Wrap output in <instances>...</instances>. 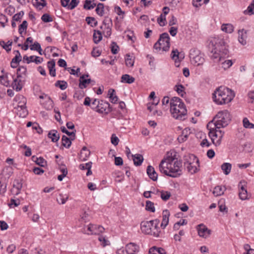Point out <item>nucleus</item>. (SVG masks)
<instances>
[{
    "instance_id": "1",
    "label": "nucleus",
    "mask_w": 254,
    "mask_h": 254,
    "mask_svg": "<svg viewBox=\"0 0 254 254\" xmlns=\"http://www.w3.org/2000/svg\"><path fill=\"white\" fill-rule=\"evenodd\" d=\"M212 46L211 58L215 62H220L224 70L229 69L235 63V60H225L228 53L226 43L223 38L214 37L210 42Z\"/></svg>"
},
{
    "instance_id": "2",
    "label": "nucleus",
    "mask_w": 254,
    "mask_h": 254,
    "mask_svg": "<svg viewBox=\"0 0 254 254\" xmlns=\"http://www.w3.org/2000/svg\"><path fill=\"white\" fill-rule=\"evenodd\" d=\"M182 163L172 156H167L160 162L159 169L160 172L173 178H176L181 174Z\"/></svg>"
},
{
    "instance_id": "3",
    "label": "nucleus",
    "mask_w": 254,
    "mask_h": 254,
    "mask_svg": "<svg viewBox=\"0 0 254 254\" xmlns=\"http://www.w3.org/2000/svg\"><path fill=\"white\" fill-rule=\"evenodd\" d=\"M235 96V93L232 89L225 86H220L214 91L212 98L217 105H222L231 102Z\"/></svg>"
},
{
    "instance_id": "4",
    "label": "nucleus",
    "mask_w": 254,
    "mask_h": 254,
    "mask_svg": "<svg viewBox=\"0 0 254 254\" xmlns=\"http://www.w3.org/2000/svg\"><path fill=\"white\" fill-rule=\"evenodd\" d=\"M170 112L175 119L183 121L187 118V110L184 103L177 97L170 100Z\"/></svg>"
},
{
    "instance_id": "5",
    "label": "nucleus",
    "mask_w": 254,
    "mask_h": 254,
    "mask_svg": "<svg viewBox=\"0 0 254 254\" xmlns=\"http://www.w3.org/2000/svg\"><path fill=\"white\" fill-rule=\"evenodd\" d=\"M83 104L90 106L92 109L100 114L107 115L111 111L109 103L103 100L97 99H91L89 97H86Z\"/></svg>"
},
{
    "instance_id": "6",
    "label": "nucleus",
    "mask_w": 254,
    "mask_h": 254,
    "mask_svg": "<svg viewBox=\"0 0 254 254\" xmlns=\"http://www.w3.org/2000/svg\"><path fill=\"white\" fill-rule=\"evenodd\" d=\"M159 220L158 219L142 221L140 223V230L142 233L145 235L158 238L161 233L160 228L159 226Z\"/></svg>"
},
{
    "instance_id": "7",
    "label": "nucleus",
    "mask_w": 254,
    "mask_h": 254,
    "mask_svg": "<svg viewBox=\"0 0 254 254\" xmlns=\"http://www.w3.org/2000/svg\"><path fill=\"white\" fill-rule=\"evenodd\" d=\"M231 114L227 110H224L218 112L214 118L213 121L210 122L207 126V127L214 126L217 128L226 127L231 121Z\"/></svg>"
},
{
    "instance_id": "8",
    "label": "nucleus",
    "mask_w": 254,
    "mask_h": 254,
    "mask_svg": "<svg viewBox=\"0 0 254 254\" xmlns=\"http://www.w3.org/2000/svg\"><path fill=\"white\" fill-rule=\"evenodd\" d=\"M185 166L190 174H194L199 170L198 159L193 154H188L185 157Z\"/></svg>"
},
{
    "instance_id": "9",
    "label": "nucleus",
    "mask_w": 254,
    "mask_h": 254,
    "mask_svg": "<svg viewBox=\"0 0 254 254\" xmlns=\"http://www.w3.org/2000/svg\"><path fill=\"white\" fill-rule=\"evenodd\" d=\"M170 38L167 33H163L160 35L159 39L154 45L153 48L157 52L160 51H168L170 47Z\"/></svg>"
},
{
    "instance_id": "10",
    "label": "nucleus",
    "mask_w": 254,
    "mask_h": 254,
    "mask_svg": "<svg viewBox=\"0 0 254 254\" xmlns=\"http://www.w3.org/2000/svg\"><path fill=\"white\" fill-rule=\"evenodd\" d=\"M189 57L191 64L195 66H202L205 62L204 54L196 48L190 50Z\"/></svg>"
},
{
    "instance_id": "11",
    "label": "nucleus",
    "mask_w": 254,
    "mask_h": 254,
    "mask_svg": "<svg viewBox=\"0 0 254 254\" xmlns=\"http://www.w3.org/2000/svg\"><path fill=\"white\" fill-rule=\"evenodd\" d=\"M209 131V136L211 138L212 143L216 146H219L222 141V139L224 136V132L220 128L216 127H209L207 128Z\"/></svg>"
},
{
    "instance_id": "12",
    "label": "nucleus",
    "mask_w": 254,
    "mask_h": 254,
    "mask_svg": "<svg viewBox=\"0 0 254 254\" xmlns=\"http://www.w3.org/2000/svg\"><path fill=\"white\" fill-rule=\"evenodd\" d=\"M112 21L110 18L106 17L103 20L100 26L101 30L100 31L105 38H109L111 37L112 33Z\"/></svg>"
},
{
    "instance_id": "13",
    "label": "nucleus",
    "mask_w": 254,
    "mask_h": 254,
    "mask_svg": "<svg viewBox=\"0 0 254 254\" xmlns=\"http://www.w3.org/2000/svg\"><path fill=\"white\" fill-rule=\"evenodd\" d=\"M105 230L104 228L96 224H89L84 226L82 229V232L87 235H99Z\"/></svg>"
},
{
    "instance_id": "14",
    "label": "nucleus",
    "mask_w": 254,
    "mask_h": 254,
    "mask_svg": "<svg viewBox=\"0 0 254 254\" xmlns=\"http://www.w3.org/2000/svg\"><path fill=\"white\" fill-rule=\"evenodd\" d=\"M196 229L198 235L201 238L206 239L211 235V231L204 224H200L198 225Z\"/></svg>"
},
{
    "instance_id": "15",
    "label": "nucleus",
    "mask_w": 254,
    "mask_h": 254,
    "mask_svg": "<svg viewBox=\"0 0 254 254\" xmlns=\"http://www.w3.org/2000/svg\"><path fill=\"white\" fill-rule=\"evenodd\" d=\"M171 59L174 61L175 65L179 67L180 66L181 62L184 59V56L180 54L177 49H174L171 53Z\"/></svg>"
},
{
    "instance_id": "16",
    "label": "nucleus",
    "mask_w": 254,
    "mask_h": 254,
    "mask_svg": "<svg viewBox=\"0 0 254 254\" xmlns=\"http://www.w3.org/2000/svg\"><path fill=\"white\" fill-rule=\"evenodd\" d=\"M95 81L91 80L88 74L80 75V88L87 87L90 85H94Z\"/></svg>"
},
{
    "instance_id": "17",
    "label": "nucleus",
    "mask_w": 254,
    "mask_h": 254,
    "mask_svg": "<svg viewBox=\"0 0 254 254\" xmlns=\"http://www.w3.org/2000/svg\"><path fill=\"white\" fill-rule=\"evenodd\" d=\"M127 254H137L140 251V247L134 243H129L125 246Z\"/></svg>"
},
{
    "instance_id": "18",
    "label": "nucleus",
    "mask_w": 254,
    "mask_h": 254,
    "mask_svg": "<svg viewBox=\"0 0 254 254\" xmlns=\"http://www.w3.org/2000/svg\"><path fill=\"white\" fill-rule=\"evenodd\" d=\"M22 187V184L21 181L18 180H14L11 189V192L12 195H17L20 193Z\"/></svg>"
},
{
    "instance_id": "19",
    "label": "nucleus",
    "mask_w": 254,
    "mask_h": 254,
    "mask_svg": "<svg viewBox=\"0 0 254 254\" xmlns=\"http://www.w3.org/2000/svg\"><path fill=\"white\" fill-rule=\"evenodd\" d=\"M170 213L167 209L164 210L162 212V220L161 223V227L165 229L169 224Z\"/></svg>"
},
{
    "instance_id": "20",
    "label": "nucleus",
    "mask_w": 254,
    "mask_h": 254,
    "mask_svg": "<svg viewBox=\"0 0 254 254\" xmlns=\"http://www.w3.org/2000/svg\"><path fill=\"white\" fill-rule=\"evenodd\" d=\"M43 61V59L42 58L31 56L30 57H28L27 56H24L23 57V62H26L27 64H29L31 62H34L36 64H41Z\"/></svg>"
},
{
    "instance_id": "21",
    "label": "nucleus",
    "mask_w": 254,
    "mask_h": 254,
    "mask_svg": "<svg viewBox=\"0 0 254 254\" xmlns=\"http://www.w3.org/2000/svg\"><path fill=\"white\" fill-rule=\"evenodd\" d=\"M238 41L242 45H245L247 44V31L244 29L239 30L238 32Z\"/></svg>"
},
{
    "instance_id": "22",
    "label": "nucleus",
    "mask_w": 254,
    "mask_h": 254,
    "mask_svg": "<svg viewBox=\"0 0 254 254\" xmlns=\"http://www.w3.org/2000/svg\"><path fill=\"white\" fill-rule=\"evenodd\" d=\"M92 165V163L91 162L80 164V169L82 171V174L85 173L87 176L91 175L92 173L91 170Z\"/></svg>"
},
{
    "instance_id": "23",
    "label": "nucleus",
    "mask_w": 254,
    "mask_h": 254,
    "mask_svg": "<svg viewBox=\"0 0 254 254\" xmlns=\"http://www.w3.org/2000/svg\"><path fill=\"white\" fill-rule=\"evenodd\" d=\"M191 133L190 128L189 127H186L184 128L182 131L181 134H180L178 137V140L179 142L182 143L188 138L189 136L190 135Z\"/></svg>"
},
{
    "instance_id": "24",
    "label": "nucleus",
    "mask_w": 254,
    "mask_h": 254,
    "mask_svg": "<svg viewBox=\"0 0 254 254\" xmlns=\"http://www.w3.org/2000/svg\"><path fill=\"white\" fill-rule=\"evenodd\" d=\"M91 218V211L88 208H83L80 211V218L85 221H89Z\"/></svg>"
},
{
    "instance_id": "25",
    "label": "nucleus",
    "mask_w": 254,
    "mask_h": 254,
    "mask_svg": "<svg viewBox=\"0 0 254 254\" xmlns=\"http://www.w3.org/2000/svg\"><path fill=\"white\" fill-rule=\"evenodd\" d=\"M146 172L150 179L153 181H157L158 179V174L152 166L150 165L148 166L147 168Z\"/></svg>"
},
{
    "instance_id": "26",
    "label": "nucleus",
    "mask_w": 254,
    "mask_h": 254,
    "mask_svg": "<svg viewBox=\"0 0 254 254\" xmlns=\"http://www.w3.org/2000/svg\"><path fill=\"white\" fill-rule=\"evenodd\" d=\"M96 5L95 0H85L83 3V8L86 10L93 9Z\"/></svg>"
},
{
    "instance_id": "27",
    "label": "nucleus",
    "mask_w": 254,
    "mask_h": 254,
    "mask_svg": "<svg viewBox=\"0 0 254 254\" xmlns=\"http://www.w3.org/2000/svg\"><path fill=\"white\" fill-rule=\"evenodd\" d=\"M174 89L178 95L184 97L185 96L186 93L185 91V87L182 84H177L174 86Z\"/></svg>"
},
{
    "instance_id": "28",
    "label": "nucleus",
    "mask_w": 254,
    "mask_h": 254,
    "mask_svg": "<svg viewBox=\"0 0 254 254\" xmlns=\"http://www.w3.org/2000/svg\"><path fill=\"white\" fill-rule=\"evenodd\" d=\"M221 29L222 31L226 33L231 34L233 32L234 27L230 23L223 24L221 25Z\"/></svg>"
},
{
    "instance_id": "29",
    "label": "nucleus",
    "mask_w": 254,
    "mask_h": 254,
    "mask_svg": "<svg viewBox=\"0 0 254 254\" xmlns=\"http://www.w3.org/2000/svg\"><path fill=\"white\" fill-rule=\"evenodd\" d=\"M149 254H166V252L163 248L154 246L149 249Z\"/></svg>"
},
{
    "instance_id": "30",
    "label": "nucleus",
    "mask_w": 254,
    "mask_h": 254,
    "mask_svg": "<svg viewBox=\"0 0 254 254\" xmlns=\"http://www.w3.org/2000/svg\"><path fill=\"white\" fill-rule=\"evenodd\" d=\"M132 156L134 165L138 166L142 164L143 161V157L142 155L135 154L132 155Z\"/></svg>"
},
{
    "instance_id": "31",
    "label": "nucleus",
    "mask_w": 254,
    "mask_h": 254,
    "mask_svg": "<svg viewBox=\"0 0 254 254\" xmlns=\"http://www.w3.org/2000/svg\"><path fill=\"white\" fill-rule=\"evenodd\" d=\"M108 95L110 99V101L111 103L113 104H116L117 103L118 100V97L116 95L115 90L113 89H110L108 90Z\"/></svg>"
},
{
    "instance_id": "32",
    "label": "nucleus",
    "mask_w": 254,
    "mask_h": 254,
    "mask_svg": "<svg viewBox=\"0 0 254 254\" xmlns=\"http://www.w3.org/2000/svg\"><path fill=\"white\" fill-rule=\"evenodd\" d=\"M239 196V198L242 200H245L249 199L247 190L243 186L240 187Z\"/></svg>"
},
{
    "instance_id": "33",
    "label": "nucleus",
    "mask_w": 254,
    "mask_h": 254,
    "mask_svg": "<svg viewBox=\"0 0 254 254\" xmlns=\"http://www.w3.org/2000/svg\"><path fill=\"white\" fill-rule=\"evenodd\" d=\"M225 190V188L221 186H216L213 190V194L215 196H218L222 195Z\"/></svg>"
},
{
    "instance_id": "34",
    "label": "nucleus",
    "mask_w": 254,
    "mask_h": 254,
    "mask_svg": "<svg viewBox=\"0 0 254 254\" xmlns=\"http://www.w3.org/2000/svg\"><path fill=\"white\" fill-rule=\"evenodd\" d=\"M90 154V151L87 148L84 146L80 150V160H86Z\"/></svg>"
},
{
    "instance_id": "35",
    "label": "nucleus",
    "mask_w": 254,
    "mask_h": 254,
    "mask_svg": "<svg viewBox=\"0 0 254 254\" xmlns=\"http://www.w3.org/2000/svg\"><path fill=\"white\" fill-rule=\"evenodd\" d=\"M48 136L53 142H57L60 138V135L56 130H52L48 133Z\"/></svg>"
},
{
    "instance_id": "36",
    "label": "nucleus",
    "mask_w": 254,
    "mask_h": 254,
    "mask_svg": "<svg viewBox=\"0 0 254 254\" xmlns=\"http://www.w3.org/2000/svg\"><path fill=\"white\" fill-rule=\"evenodd\" d=\"M223 173L228 175L230 174L232 169V165L230 163H224L221 166Z\"/></svg>"
},
{
    "instance_id": "37",
    "label": "nucleus",
    "mask_w": 254,
    "mask_h": 254,
    "mask_svg": "<svg viewBox=\"0 0 254 254\" xmlns=\"http://www.w3.org/2000/svg\"><path fill=\"white\" fill-rule=\"evenodd\" d=\"M134 78L127 74L123 75L121 77V82L123 83L131 84L134 82Z\"/></svg>"
},
{
    "instance_id": "38",
    "label": "nucleus",
    "mask_w": 254,
    "mask_h": 254,
    "mask_svg": "<svg viewBox=\"0 0 254 254\" xmlns=\"http://www.w3.org/2000/svg\"><path fill=\"white\" fill-rule=\"evenodd\" d=\"M95 11L99 16H102L104 14V5L102 3H96Z\"/></svg>"
},
{
    "instance_id": "39",
    "label": "nucleus",
    "mask_w": 254,
    "mask_h": 254,
    "mask_svg": "<svg viewBox=\"0 0 254 254\" xmlns=\"http://www.w3.org/2000/svg\"><path fill=\"white\" fill-rule=\"evenodd\" d=\"M102 35H103L101 34V32L100 30H95L94 31L93 36L94 42L96 44H97L100 42L102 39Z\"/></svg>"
},
{
    "instance_id": "40",
    "label": "nucleus",
    "mask_w": 254,
    "mask_h": 254,
    "mask_svg": "<svg viewBox=\"0 0 254 254\" xmlns=\"http://www.w3.org/2000/svg\"><path fill=\"white\" fill-rule=\"evenodd\" d=\"M16 100H20L18 103L17 107L16 109H19L20 108H26V99L23 96H19L16 97Z\"/></svg>"
},
{
    "instance_id": "41",
    "label": "nucleus",
    "mask_w": 254,
    "mask_h": 254,
    "mask_svg": "<svg viewBox=\"0 0 254 254\" xmlns=\"http://www.w3.org/2000/svg\"><path fill=\"white\" fill-rule=\"evenodd\" d=\"M12 86L14 89L17 91H20L22 88L21 80L17 77L14 79L12 83Z\"/></svg>"
},
{
    "instance_id": "42",
    "label": "nucleus",
    "mask_w": 254,
    "mask_h": 254,
    "mask_svg": "<svg viewBox=\"0 0 254 254\" xmlns=\"http://www.w3.org/2000/svg\"><path fill=\"white\" fill-rule=\"evenodd\" d=\"M27 69L25 67L21 66L17 69V77L18 78H22L26 76Z\"/></svg>"
},
{
    "instance_id": "43",
    "label": "nucleus",
    "mask_w": 254,
    "mask_h": 254,
    "mask_svg": "<svg viewBox=\"0 0 254 254\" xmlns=\"http://www.w3.org/2000/svg\"><path fill=\"white\" fill-rule=\"evenodd\" d=\"M134 57L129 55H127L125 58L126 64L128 67H132L134 63Z\"/></svg>"
},
{
    "instance_id": "44",
    "label": "nucleus",
    "mask_w": 254,
    "mask_h": 254,
    "mask_svg": "<svg viewBox=\"0 0 254 254\" xmlns=\"http://www.w3.org/2000/svg\"><path fill=\"white\" fill-rule=\"evenodd\" d=\"M68 198V195L67 194H64L60 193L59 197L57 198L58 203L60 204H64Z\"/></svg>"
},
{
    "instance_id": "45",
    "label": "nucleus",
    "mask_w": 254,
    "mask_h": 254,
    "mask_svg": "<svg viewBox=\"0 0 254 254\" xmlns=\"http://www.w3.org/2000/svg\"><path fill=\"white\" fill-rule=\"evenodd\" d=\"M39 98L41 99H45L47 100L48 106L46 107L47 109H50L53 107V101L51 100V98L49 96H48L47 95L43 94L42 95H41L39 96Z\"/></svg>"
},
{
    "instance_id": "46",
    "label": "nucleus",
    "mask_w": 254,
    "mask_h": 254,
    "mask_svg": "<svg viewBox=\"0 0 254 254\" xmlns=\"http://www.w3.org/2000/svg\"><path fill=\"white\" fill-rule=\"evenodd\" d=\"M244 13L249 15L254 14V0H253L251 4L248 6L247 9L244 11Z\"/></svg>"
},
{
    "instance_id": "47",
    "label": "nucleus",
    "mask_w": 254,
    "mask_h": 254,
    "mask_svg": "<svg viewBox=\"0 0 254 254\" xmlns=\"http://www.w3.org/2000/svg\"><path fill=\"white\" fill-rule=\"evenodd\" d=\"M243 125L246 128H254V124L250 123L249 119L246 117L244 118L243 119Z\"/></svg>"
},
{
    "instance_id": "48",
    "label": "nucleus",
    "mask_w": 254,
    "mask_h": 254,
    "mask_svg": "<svg viewBox=\"0 0 254 254\" xmlns=\"http://www.w3.org/2000/svg\"><path fill=\"white\" fill-rule=\"evenodd\" d=\"M0 82L2 84L5 86H8L9 85L10 82L8 79L7 74H2L0 76Z\"/></svg>"
},
{
    "instance_id": "49",
    "label": "nucleus",
    "mask_w": 254,
    "mask_h": 254,
    "mask_svg": "<svg viewBox=\"0 0 254 254\" xmlns=\"http://www.w3.org/2000/svg\"><path fill=\"white\" fill-rule=\"evenodd\" d=\"M145 208L147 211L151 212H154L155 211L154 204L149 200L146 201Z\"/></svg>"
},
{
    "instance_id": "50",
    "label": "nucleus",
    "mask_w": 254,
    "mask_h": 254,
    "mask_svg": "<svg viewBox=\"0 0 254 254\" xmlns=\"http://www.w3.org/2000/svg\"><path fill=\"white\" fill-rule=\"evenodd\" d=\"M85 20L87 23L91 27L96 26L98 23L97 21L93 17H87Z\"/></svg>"
},
{
    "instance_id": "51",
    "label": "nucleus",
    "mask_w": 254,
    "mask_h": 254,
    "mask_svg": "<svg viewBox=\"0 0 254 254\" xmlns=\"http://www.w3.org/2000/svg\"><path fill=\"white\" fill-rule=\"evenodd\" d=\"M171 196V193L168 191L162 190L160 191V197L162 200L166 201L168 200Z\"/></svg>"
},
{
    "instance_id": "52",
    "label": "nucleus",
    "mask_w": 254,
    "mask_h": 254,
    "mask_svg": "<svg viewBox=\"0 0 254 254\" xmlns=\"http://www.w3.org/2000/svg\"><path fill=\"white\" fill-rule=\"evenodd\" d=\"M62 145L65 147H69L71 145L70 140L65 135H63L62 138Z\"/></svg>"
},
{
    "instance_id": "53",
    "label": "nucleus",
    "mask_w": 254,
    "mask_h": 254,
    "mask_svg": "<svg viewBox=\"0 0 254 254\" xmlns=\"http://www.w3.org/2000/svg\"><path fill=\"white\" fill-rule=\"evenodd\" d=\"M17 114L19 115L20 117L24 118L28 114V111L26 108H20L19 109H16Z\"/></svg>"
},
{
    "instance_id": "54",
    "label": "nucleus",
    "mask_w": 254,
    "mask_h": 254,
    "mask_svg": "<svg viewBox=\"0 0 254 254\" xmlns=\"http://www.w3.org/2000/svg\"><path fill=\"white\" fill-rule=\"evenodd\" d=\"M55 85L57 87H59L62 90H64L67 87V84L64 81L59 80L56 82Z\"/></svg>"
},
{
    "instance_id": "55",
    "label": "nucleus",
    "mask_w": 254,
    "mask_h": 254,
    "mask_svg": "<svg viewBox=\"0 0 254 254\" xmlns=\"http://www.w3.org/2000/svg\"><path fill=\"white\" fill-rule=\"evenodd\" d=\"M27 22L26 20L23 21L22 24L19 25L18 31L20 34L22 35L24 31L27 29Z\"/></svg>"
},
{
    "instance_id": "56",
    "label": "nucleus",
    "mask_w": 254,
    "mask_h": 254,
    "mask_svg": "<svg viewBox=\"0 0 254 254\" xmlns=\"http://www.w3.org/2000/svg\"><path fill=\"white\" fill-rule=\"evenodd\" d=\"M185 231L183 230H181L178 234H176L174 235L173 238L175 241L181 242V237L184 236Z\"/></svg>"
},
{
    "instance_id": "57",
    "label": "nucleus",
    "mask_w": 254,
    "mask_h": 254,
    "mask_svg": "<svg viewBox=\"0 0 254 254\" xmlns=\"http://www.w3.org/2000/svg\"><path fill=\"white\" fill-rule=\"evenodd\" d=\"M12 44V42L8 41L7 43H5L4 41H0V45L7 51H10L11 48L10 47Z\"/></svg>"
},
{
    "instance_id": "58",
    "label": "nucleus",
    "mask_w": 254,
    "mask_h": 254,
    "mask_svg": "<svg viewBox=\"0 0 254 254\" xmlns=\"http://www.w3.org/2000/svg\"><path fill=\"white\" fill-rule=\"evenodd\" d=\"M157 21L161 26L165 25L166 22L165 15L161 14L160 16L158 18Z\"/></svg>"
},
{
    "instance_id": "59",
    "label": "nucleus",
    "mask_w": 254,
    "mask_h": 254,
    "mask_svg": "<svg viewBox=\"0 0 254 254\" xmlns=\"http://www.w3.org/2000/svg\"><path fill=\"white\" fill-rule=\"evenodd\" d=\"M20 204V200L19 199H14V198H11L10 199V203L9 204V206L10 207H12L13 205V207H16L18 206Z\"/></svg>"
},
{
    "instance_id": "60",
    "label": "nucleus",
    "mask_w": 254,
    "mask_h": 254,
    "mask_svg": "<svg viewBox=\"0 0 254 254\" xmlns=\"http://www.w3.org/2000/svg\"><path fill=\"white\" fill-rule=\"evenodd\" d=\"M119 49V47L117 45V44L115 42H113L111 45V52H112V54H117L118 52Z\"/></svg>"
},
{
    "instance_id": "61",
    "label": "nucleus",
    "mask_w": 254,
    "mask_h": 254,
    "mask_svg": "<svg viewBox=\"0 0 254 254\" xmlns=\"http://www.w3.org/2000/svg\"><path fill=\"white\" fill-rule=\"evenodd\" d=\"M115 12L119 15L121 18L124 17L125 12L122 10L120 6H116L115 7Z\"/></svg>"
},
{
    "instance_id": "62",
    "label": "nucleus",
    "mask_w": 254,
    "mask_h": 254,
    "mask_svg": "<svg viewBox=\"0 0 254 254\" xmlns=\"http://www.w3.org/2000/svg\"><path fill=\"white\" fill-rule=\"evenodd\" d=\"M244 248L246 251L244 254H254V249H251L249 244H245Z\"/></svg>"
},
{
    "instance_id": "63",
    "label": "nucleus",
    "mask_w": 254,
    "mask_h": 254,
    "mask_svg": "<svg viewBox=\"0 0 254 254\" xmlns=\"http://www.w3.org/2000/svg\"><path fill=\"white\" fill-rule=\"evenodd\" d=\"M35 162L37 165L41 167H44L47 164L46 161L42 157L37 158V160H36Z\"/></svg>"
},
{
    "instance_id": "64",
    "label": "nucleus",
    "mask_w": 254,
    "mask_h": 254,
    "mask_svg": "<svg viewBox=\"0 0 254 254\" xmlns=\"http://www.w3.org/2000/svg\"><path fill=\"white\" fill-rule=\"evenodd\" d=\"M98 240L100 242L101 245L103 247L107 246L109 244V242L106 239L105 237L100 236L98 238Z\"/></svg>"
}]
</instances>
